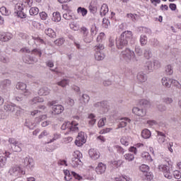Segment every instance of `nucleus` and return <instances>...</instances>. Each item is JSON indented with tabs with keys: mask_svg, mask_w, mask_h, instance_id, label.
Returning <instances> with one entry per match:
<instances>
[{
	"mask_svg": "<svg viewBox=\"0 0 181 181\" xmlns=\"http://www.w3.org/2000/svg\"><path fill=\"white\" fill-rule=\"evenodd\" d=\"M132 40V31H124L116 39V46L119 50L128 46V42Z\"/></svg>",
	"mask_w": 181,
	"mask_h": 181,
	"instance_id": "1",
	"label": "nucleus"
},
{
	"mask_svg": "<svg viewBox=\"0 0 181 181\" xmlns=\"http://www.w3.org/2000/svg\"><path fill=\"white\" fill-rule=\"evenodd\" d=\"M121 57L127 62V63H129V62H138V59L136 58V55H135V52L129 48H126L121 52Z\"/></svg>",
	"mask_w": 181,
	"mask_h": 181,
	"instance_id": "2",
	"label": "nucleus"
},
{
	"mask_svg": "<svg viewBox=\"0 0 181 181\" xmlns=\"http://www.w3.org/2000/svg\"><path fill=\"white\" fill-rule=\"evenodd\" d=\"M77 125H78V124L74 122H66L62 125L61 129H62V131L67 129L69 132H77V131H78Z\"/></svg>",
	"mask_w": 181,
	"mask_h": 181,
	"instance_id": "3",
	"label": "nucleus"
},
{
	"mask_svg": "<svg viewBox=\"0 0 181 181\" xmlns=\"http://www.w3.org/2000/svg\"><path fill=\"white\" fill-rule=\"evenodd\" d=\"M56 104H57L56 100L48 102V105L52 107V114L54 115H59V114H62L64 111V107L62 105Z\"/></svg>",
	"mask_w": 181,
	"mask_h": 181,
	"instance_id": "4",
	"label": "nucleus"
},
{
	"mask_svg": "<svg viewBox=\"0 0 181 181\" xmlns=\"http://www.w3.org/2000/svg\"><path fill=\"white\" fill-rule=\"evenodd\" d=\"M8 142L11 144V149L13 152H22L23 144L21 142L16 141V139L13 138L9 139Z\"/></svg>",
	"mask_w": 181,
	"mask_h": 181,
	"instance_id": "5",
	"label": "nucleus"
},
{
	"mask_svg": "<svg viewBox=\"0 0 181 181\" xmlns=\"http://www.w3.org/2000/svg\"><path fill=\"white\" fill-rule=\"evenodd\" d=\"M73 156L71 165L73 168H77L78 165H81V153L76 151L74 153Z\"/></svg>",
	"mask_w": 181,
	"mask_h": 181,
	"instance_id": "6",
	"label": "nucleus"
},
{
	"mask_svg": "<svg viewBox=\"0 0 181 181\" xmlns=\"http://www.w3.org/2000/svg\"><path fill=\"white\" fill-rule=\"evenodd\" d=\"M158 169L160 172H163L164 176L166 179H173V174L170 173V168H169V166L166 165H160L158 166Z\"/></svg>",
	"mask_w": 181,
	"mask_h": 181,
	"instance_id": "7",
	"label": "nucleus"
},
{
	"mask_svg": "<svg viewBox=\"0 0 181 181\" xmlns=\"http://www.w3.org/2000/svg\"><path fill=\"white\" fill-rule=\"evenodd\" d=\"M8 173L13 176H21V175H25V171L21 169L19 165H13L8 170Z\"/></svg>",
	"mask_w": 181,
	"mask_h": 181,
	"instance_id": "8",
	"label": "nucleus"
},
{
	"mask_svg": "<svg viewBox=\"0 0 181 181\" xmlns=\"http://www.w3.org/2000/svg\"><path fill=\"white\" fill-rule=\"evenodd\" d=\"M84 144H86V136H84V132H81L78 133V135L76 137L75 144L77 146H82V145H84Z\"/></svg>",
	"mask_w": 181,
	"mask_h": 181,
	"instance_id": "9",
	"label": "nucleus"
},
{
	"mask_svg": "<svg viewBox=\"0 0 181 181\" xmlns=\"http://www.w3.org/2000/svg\"><path fill=\"white\" fill-rule=\"evenodd\" d=\"M133 114L137 115V117H145L146 115V110L141 109L137 107H134L132 109Z\"/></svg>",
	"mask_w": 181,
	"mask_h": 181,
	"instance_id": "10",
	"label": "nucleus"
},
{
	"mask_svg": "<svg viewBox=\"0 0 181 181\" xmlns=\"http://www.w3.org/2000/svg\"><path fill=\"white\" fill-rule=\"evenodd\" d=\"M95 108H103V112H107L108 111V103L107 101L98 102L94 104Z\"/></svg>",
	"mask_w": 181,
	"mask_h": 181,
	"instance_id": "11",
	"label": "nucleus"
},
{
	"mask_svg": "<svg viewBox=\"0 0 181 181\" xmlns=\"http://www.w3.org/2000/svg\"><path fill=\"white\" fill-rule=\"evenodd\" d=\"M4 108L5 110V111H6L7 112H9L10 114H12V112H15V111L16 112V114H18V108H21L18 107V106L15 105H5L4 106Z\"/></svg>",
	"mask_w": 181,
	"mask_h": 181,
	"instance_id": "12",
	"label": "nucleus"
},
{
	"mask_svg": "<svg viewBox=\"0 0 181 181\" xmlns=\"http://www.w3.org/2000/svg\"><path fill=\"white\" fill-rule=\"evenodd\" d=\"M106 170L107 165L103 163H99L98 166L95 168V172L98 175H103V173H105Z\"/></svg>",
	"mask_w": 181,
	"mask_h": 181,
	"instance_id": "13",
	"label": "nucleus"
},
{
	"mask_svg": "<svg viewBox=\"0 0 181 181\" xmlns=\"http://www.w3.org/2000/svg\"><path fill=\"white\" fill-rule=\"evenodd\" d=\"M98 9V1L97 0H92L89 5V11L91 13H95Z\"/></svg>",
	"mask_w": 181,
	"mask_h": 181,
	"instance_id": "14",
	"label": "nucleus"
},
{
	"mask_svg": "<svg viewBox=\"0 0 181 181\" xmlns=\"http://www.w3.org/2000/svg\"><path fill=\"white\" fill-rule=\"evenodd\" d=\"M90 158L93 160H97L100 158V152L94 148H90L88 151Z\"/></svg>",
	"mask_w": 181,
	"mask_h": 181,
	"instance_id": "15",
	"label": "nucleus"
},
{
	"mask_svg": "<svg viewBox=\"0 0 181 181\" xmlns=\"http://www.w3.org/2000/svg\"><path fill=\"white\" fill-rule=\"evenodd\" d=\"M157 141L158 144H165L166 142V134L162 132L157 131Z\"/></svg>",
	"mask_w": 181,
	"mask_h": 181,
	"instance_id": "16",
	"label": "nucleus"
},
{
	"mask_svg": "<svg viewBox=\"0 0 181 181\" xmlns=\"http://www.w3.org/2000/svg\"><path fill=\"white\" fill-rule=\"evenodd\" d=\"M24 165L29 169H32L35 166V163H33V158L30 157H25L24 158Z\"/></svg>",
	"mask_w": 181,
	"mask_h": 181,
	"instance_id": "17",
	"label": "nucleus"
},
{
	"mask_svg": "<svg viewBox=\"0 0 181 181\" xmlns=\"http://www.w3.org/2000/svg\"><path fill=\"white\" fill-rule=\"evenodd\" d=\"M23 61L24 63H26V64H33V63H37V59L33 58V57L30 56L23 57Z\"/></svg>",
	"mask_w": 181,
	"mask_h": 181,
	"instance_id": "18",
	"label": "nucleus"
},
{
	"mask_svg": "<svg viewBox=\"0 0 181 181\" xmlns=\"http://www.w3.org/2000/svg\"><path fill=\"white\" fill-rule=\"evenodd\" d=\"M11 81L9 79L4 80L0 83V88L4 90H8L9 88V86H11Z\"/></svg>",
	"mask_w": 181,
	"mask_h": 181,
	"instance_id": "19",
	"label": "nucleus"
},
{
	"mask_svg": "<svg viewBox=\"0 0 181 181\" xmlns=\"http://www.w3.org/2000/svg\"><path fill=\"white\" fill-rule=\"evenodd\" d=\"M173 81V79H170L167 77H163L162 78V84L164 86V87H167L168 88H170V86H172V83Z\"/></svg>",
	"mask_w": 181,
	"mask_h": 181,
	"instance_id": "20",
	"label": "nucleus"
},
{
	"mask_svg": "<svg viewBox=\"0 0 181 181\" xmlns=\"http://www.w3.org/2000/svg\"><path fill=\"white\" fill-rule=\"evenodd\" d=\"M137 80L139 83H145L148 80V77L146 76V74H145L144 72H139L137 74Z\"/></svg>",
	"mask_w": 181,
	"mask_h": 181,
	"instance_id": "21",
	"label": "nucleus"
},
{
	"mask_svg": "<svg viewBox=\"0 0 181 181\" xmlns=\"http://www.w3.org/2000/svg\"><path fill=\"white\" fill-rule=\"evenodd\" d=\"M79 101L82 105H86V104L88 103V101H90V96L87 94H83L82 96L80 97Z\"/></svg>",
	"mask_w": 181,
	"mask_h": 181,
	"instance_id": "22",
	"label": "nucleus"
},
{
	"mask_svg": "<svg viewBox=\"0 0 181 181\" xmlns=\"http://www.w3.org/2000/svg\"><path fill=\"white\" fill-rule=\"evenodd\" d=\"M12 39V34L11 33H4L0 35L1 42H8Z\"/></svg>",
	"mask_w": 181,
	"mask_h": 181,
	"instance_id": "23",
	"label": "nucleus"
},
{
	"mask_svg": "<svg viewBox=\"0 0 181 181\" xmlns=\"http://www.w3.org/2000/svg\"><path fill=\"white\" fill-rule=\"evenodd\" d=\"M26 87H27L26 84L22 82H19L16 85L17 90H21L22 91L25 90L24 92L25 95H28V90H26Z\"/></svg>",
	"mask_w": 181,
	"mask_h": 181,
	"instance_id": "24",
	"label": "nucleus"
},
{
	"mask_svg": "<svg viewBox=\"0 0 181 181\" xmlns=\"http://www.w3.org/2000/svg\"><path fill=\"white\" fill-rule=\"evenodd\" d=\"M105 58V54H104V53H103L102 51H96V52L95 53V59L98 62L104 60Z\"/></svg>",
	"mask_w": 181,
	"mask_h": 181,
	"instance_id": "25",
	"label": "nucleus"
},
{
	"mask_svg": "<svg viewBox=\"0 0 181 181\" xmlns=\"http://www.w3.org/2000/svg\"><path fill=\"white\" fill-rule=\"evenodd\" d=\"M39 95H49L50 94V90L47 87L41 88L38 90Z\"/></svg>",
	"mask_w": 181,
	"mask_h": 181,
	"instance_id": "26",
	"label": "nucleus"
},
{
	"mask_svg": "<svg viewBox=\"0 0 181 181\" xmlns=\"http://www.w3.org/2000/svg\"><path fill=\"white\" fill-rule=\"evenodd\" d=\"M82 39L85 43H91L92 40H94V37H93L92 34L88 33L86 35L82 37Z\"/></svg>",
	"mask_w": 181,
	"mask_h": 181,
	"instance_id": "27",
	"label": "nucleus"
},
{
	"mask_svg": "<svg viewBox=\"0 0 181 181\" xmlns=\"http://www.w3.org/2000/svg\"><path fill=\"white\" fill-rule=\"evenodd\" d=\"M139 104L144 108H148V107H151V102H149V100H146V99L140 100L139 102Z\"/></svg>",
	"mask_w": 181,
	"mask_h": 181,
	"instance_id": "28",
	"label": "nucleus"
},
{
	"mask_svg": "<svg viewBox=\"0 0 181 181\" xmlns=\"http://www.w3.org/2000/svg\"><path fill=\"white\" fill-rule=\"evenodd\" d=\"M128 122H131V120L128 119V117H124L123 119H121V122L118 125L119 128H124V127H127Z\"/></svg>",
	"mask_w": 181,
	"mask_h": 181,
	"instance_id": "29",
	"label": "nucleus"
},
{
	"mask_svg": "<svg viewBox=\"0 0 181 181\" xmlns=\"http://www.w3.org/2000/svg\"><path fill=\"white\" fill-rule=\"evenodd\" d=\"M0 62L4 64H8V63L11 62V59H9V57L6 56V54H1Z\"/></svg>",
	"mask_w": 181,
	"mask_h": 181,
	"instance_id": "30",
	"label": "nucleus"
},
{
	"mask_svg": "<svg viewBox=\"0 0 181 181\" xmlns=\"http://www.w3.org/2000/svg\"><path fill=\"white\" fill-rule=\"evenodd\" d=\"M100 15L101 16H105L108 13V6L107 4H103L100 8Z\"/></svg>",
	"mask_w": 181,
	"mask_h": 181,
	"instance_id": "31",
	"label": "nucleus"
},
{
	"mask_svg": "<svg viewBox=\"0 0 181 181\" xmlns=\"http://www.w3.org/2000/svg\"><path fill=\"white\" fill-rule=\"evenodd\" d=\"M151 135V131H149V129H145L141 132V136L144 139H149Z\"/></svg>",
	"mask_w": 181,
	"mask_h": 181,
	"instance_id": "32",
	"label": "nucleus"
},
{
	"mask_svg": "<svg viewBox=\"0 0 181 181\" xmlns=\"http://www.w3.org/2000/svg\"><path fill=\"white\" fill-rule=\"evenodd\" d=\"M45 33L47 35V36H49V37H56V33L52 28L45 30Z\"/></svg>",
	"mask_w": 181,
	"mask_h": 181,
	"instance_id": "33",
	"label": "nucleus"
},
{
	"mask_svg": "<svg viewBox=\"0 0 181 181\" xmlns=\"http://www.w3.org/2000/svg\"><path fill=\"white\" fill-rule=\"evenodd\" d=\"M141 158H143V159L147 162H152L153 160L152 157H151V154H149L148 152H143L141 153Z\"/></svg>",
	"mask_w": 181,
	"mask_h": 181,
	"instance_id": "34",
	"label": "nucleus"
},
{
	"mask_svg": "<svg viewBox=\"0 0 181 181\" xmlns=\"http://www.w3.org/2000/svg\"><path fill=\"white\" fill-rule=\"evenodd\" d=\"M88 119H90L88 122L90 127H94V125L95 124V122L97 121L95 119V115H94L93 114H90L88 116Z\"/></svg>",
	"mask_w": 181,
	"mask_h": 181,
	"instance_id": "35",
	"label": "nucleus"
},
{
	"mask_svg": "<svg viewBox=\"0 0 181 181\" xmlns=\"http://www.w3.org/2000/svg\"><path fill=\"white\" fill-rule=\"evenodd\" d=\"M0 12L4 16H9L11 15V11L5 6H2L0 8Z\"/></svg>",
	"mask_w": 181,
	"mask_h": 181,
	"instance_id": "36",
	"label": "nucleus"
},
{
	"mask_svg": "<svg viewBox=\"0 0 181 181\" xmlns=\"http://www.w3.org/2000/svg\"><path fill=\"white\" fill-rule=\"evenodd\" d=\"M52 15H53L52 21H54V22H60V21H62V16H60V13L55 12V13H53Z\"/></svg>",
	"mask_w": 181,
	"mask_h": 181,
	"instance_id": "37",
	"label": "nucleus"
},
{
	"mask_svg": "<svg viewBox=\"0 0 181 181\" xmlns=\"http://www.w3.org/2000/svg\"><path fill=\"white\" fill-rule=\"evenodd\" d=\"M70 83V80L67 78H64L61 81L57 83L58 86H60L61 87H66V86H69V83Z\"/></svg>",
	"mask_w": 181,
	"mask_h": 181,
	"instance_id": "38",
	"label": "nucleus"
},
{
	"mask_svg": "<svg viewBox=\"0 0 181 181\" xmlns=\"http://www.w3.org/2000/svg\"><path fill=\"white\" fill-rule=\"evenodd\" d=\"M64 173L65 175V176H64L65 180H66V181L71 180V179L73 178V174H71L70 171L69 170H64Z\"/></svg>",
	"mask_w": 181,
	"mask_h": 181,
	"instance_id": "39",
	"label": "nucleus"
},
{
	"mask_svg": "<svg viewBox=\"0 0 181 181\" xmlns=\"http://www.w3.org/2000/svg\"><path fill=\"white\" fill-rule=\"evenodd\" d=\"M124 158L126 159V160H128V162H132V160L135 159V156H134V154L131 153H126L124 156Z\"/></svg>",
	"mask_w": 181,
	"mask_h": 181,
	"instance_id": "40",
	"label": "nucleus"
},
{
	"mask_svg": "<svg viewBox=\"0 0 181 181\" xmlns=\"http://www.w3.org/2000/svg\"><path fill=\"white\" fill-rule=\"evenodd\" d=\"M165 73L167 76H172L173 74V66L172 65H167L165 66Z\"/></svg>",
	"mask_w": 181,
	"mask_h": 181,
	"instance_id": "41",
	"label": "nucleus"
},
{
	"mask_svg": "<svg viewBox=\"0 0 181 181\" xmlns=\"http://www.w3.org/2000/svg\"><path fill=\"white\" fill-rule=\"evenodd\" d=\"M140 43L141 46H146V43H148V37L146 35H141Z\"/></svg>",
	"mask_w": 181,
	"mask_h": 181,
	"instance_id": "42",
	"label": "nucleus"
},
{
	"mask_svg": "<svg viewBox=\"0 0 181 181\" xmlns=\"http://www.w3.org/2000/svg\"><path fill=\"white\" fill-rule=\"evenodd\" d=\"M139 169H140L141 172L144 173V175L146 173H148V172H149V166H148L147 165H145V164L141 165L139 167Z\"/></svg>",
	"mask_w": 181,
	"mask_h": 181,
	"instance_id": "43",
	"label": "nucleus"
},
{
	"mask_svg": "<svg viewBox=\"0 0 181 181\" xmlns=\"http://www.w3.org/2000/svg\"><path fill=\"white\" fill-rule=\"evenodd\" d=\"M151 56H152V52H151V49H146L144 50V57L148 60V59H151Z\"/></svg>",
	"mask_w": 181,
	"mask_h": 181,
	"instance_id": "44",
	"label": "nucleus"
},
{
	"mask_svg": "<svg viewBox=\"0 0 181 181\" xmlns=\"http://www.w3.org/2000/svg\"><path fill=\"white\" fill-rule=\"evenodd\" d=\"M47 118V116L45 115H42L41 116H39L35 119V122L36 124H40V122L43 121V119H46Z\"/></svg>",
	"mask_w": 181,
	"mask_h": 181,
	"instance_id": "45",
	"label": "nucleus"
},
{
	"mask_svg": "<svg viewBox=\"0 0 181 181\" xmlns=\"http://www.w3.org/2000/svg\"><path fill=\"white\" fill-rule=\"evenodd\" d=\"M30 15L31 16H36L39 13V8H37V7H32L30 11Z\"/></svg>",
	"mask_w": 181,
	"mask_h": 181,
	"instance_id": "46",
	"label": "nucleus"
},
{
	"mask_svg": "<svg viewBox=\"0 0 181 181\" xmlns=\"http://www.w3.org/2000/svg\"><path fill=\"white\" fill-rule=\"evenodd\" d=\"M135 53L137 56H142L144 52L142 51V48L139 45H136L135 47Z\"/></svg>",
	"mask_w": 181,
	"mask_h": 181,
	"instance_id": "47",
	"label": "nucleus"
},
{
	"mask_svg": "<svg viewBox=\"0 0 181 181\" xmlns=\"http://www.w3.org/2000/svg\"><path fill=\"white\" fill-rule=\"evenodd\" d=\"M31 101L32 104H37V103H43L44 100L40 97H35Z\"/></svg>",
	"mask_w": 181,
	"mask_h": 181,
	"instance_id": "48",
	"label": "nucleus"
},
{
	"mask_svg": "<svg viewBox=\"0 0 181 181\" xmlns=\"http://www.w3.org/2000/svg\"><path fill=\"white\" fill-rule=\"evenodd\" d=\"M127 16L129 19H131V21H132L133 22H135V21L138 19V15L136 14L127 13Z\"/></svg>",
	"mask_w": 181,
	"mask_h": 181,
	"instance_id": "49",
	"label": "nucleus"
},
{
	"mask_svg": "<svg viewBox=\"0 0 181 181\" xmlns=\"http://www.w3.org/2000/svg\"><path fill=\"white\" fill-rule=\"evenodd\" d=\"M61 136H62L57 133L54 134L53 138L49 140L48 144H52V142H54V141H57V139H60Z\"/></svg>",
	"mask_w": 181,
	"mask_h": 181,
	"instance_id": "50",
	"label": "nucleus"
},
{
	"mask_svg": "<svg viewBox=\"0 0 181 181\" xmlns=\"http://www.w3.org/2000/svg\"><path fill=\"white\" fill-rule=\"evenodd\" d=\"M80 32L82 35V37L83 36H86V35H88V28H86V27H81L80 29Z\"/></svg>",
	"mask_w": 181,
	"mask_h": 181,
	"instance_id": "51",
	"label": "nucleus"
},
{
	"mask_svg": "<svg viewBox=\"0 0 181 181\" xmlns=\"http://www.w3.org/2000/svg\"><path fill=\"white\" fill-rule=\"evenodd\" d=\"M110 20L107 18H103V28H105V29H108V26H110Z\"/></svg>",
	"mask_w": 181,
	"mask_h": 181,
	"instance_id": "52",
	"label": "nucleus"
},
{
	"mask_svg": "<svg viewBox=\"0 0 181 181\" xmlns=\"http://www.w3.org/2000/svg\"><path fill=\"white\" fill-rule=\"evenodd\" d=\"M115 41L114 40V39L112 38L109 39V47H111L113 52H115V48H114L115 47Z\"/></svg>",
	"mask_w": 181,
	"mask_h": 181,
	"instance_id": "53",
	"label": "nucleus"
},
{
	"mask_svg": "<svg viewBox=\"0 0 181 181\" xmlns=\"http://www.w3.org/2000/svg\"><path fill=\"white\" fill-rule=\"evenodd\" d=\"M54 45H56V46H62V45L64 44V39L63 38H59L57 40H56L54 42Z\"/></svg>",
	"mask_w": 181,
	"mask_h": 181,
	"instance_id": "54",
	"label": "nucleus"
},
{
	"mask_svg": "<svg viewBox=\"0 0 181 181\" xmlns=\"http://www.w3.org/2000/svg\"><path fill=\"white\" fill-rule=\"evenodd\" d=\"M87 9L82 8V7H79L78 8V13H81L82 16H86V15H87Z\"/></svg>",
	"mask_w": 181,
	"mask_h": 181,
	"instance_id": "55",
	"label": "nucleus"
},
{
	"mask_svg": "<svg viewBox=\"0 0 181 181\" xmlns=\"http://www.w3.org/2000/svg\"><path fill=\"white\" fill-rule=\"evenodd\" d=\"M107 122V119L106 118H102L98 121V127L99 128H101L102 127H104V125H105V122Z\"/></svg>",
	"mask_w": 181,
	"mask_h": 181,
	"instance_id": "56",
	"label": "nucleus"
},
{
	"mask_svg": "<svg viewBox=\"0 0 181 181\" xmlns=\"http://www.w3.org/2000/svg\"><path fill=\"white\" fill-rule=\"evenodd\" d=\"M6 163V158H5V156H0V168H2V166H5Z\"/></svg>",
	"mask_w": 181,
	"mask_h": 181,
	"instance_id": "57",
	"label": "nucleus"
},
{
	"mask_svg": "<svg viewBox=\"0 0 181 181\" xmlns=\"http://www.w3.org/2000/svg\"><path fill=\"white\" fill-rule=\"evenodd\" d=\"M163 103L165 104H172L173 99L172 98L166 97L163 99Z\"/></svg>",
	"mask_w": 181,
	"mask_h": 181,
	"instance_id": "58",
	"label": "nucleus"
},
{
	"mask_svg": "<svg viewBox=\"0 0 181 181\" xmlns=\"http://www.w3.org/2000/svg\"><path fill=\"white\" fill-rule=\"evenodd\" d=\"M48 135H49V132H47V130H44V131L38 136V138H39V139H42V138H45V136H47Z\"/></svg>",
	"mask_w": 181,
	"mask_h": 181,
	"instance_id": "59",
	"label": "nucleus"
},
{
	"mask_svg": "<svg viewBox=\"0 0 181 181\" xmlns=\"http://www.w3.org/2000/svg\"><path fill=\"white\" fill-rule=\"evenodd\" d=\"M153 69H159L160 67V62L156 59H154L153 62Z\"/></svg>",
	"mask_w": 181,
	"mask_h": 181,
	"instance_id": "60",
	"label": "nucleus"
},
{
	"mask_svg": "<svg viewBox=\"0 0 181 181\" xmlns=\"http://www.w3.org/2000/svg\"><path fill=\"white\" fill-rule=\"evenodd\" d=\"M146 179L148 180V181L152 180V179H153V175L152 174H151V173H146L145 174H144Z\"/></svg>",
	"mask_w": 181,
	"mask_h": 181,
	"instance_id": "61",
	"label": "nucleus"
},
{
	"mask_svg": "<svg viewBox=\"0 0 181 181\" xmlns=\"http://www.w3.org/2000/svg\"><path fill=\"white\" fill-rule=\"evenodd\" d=\"M32 54H38V56H42V52H40V49H34L31 51Z\"/></svg>",
	"mask_w": 181,
	"mask_h": 181,
	"instance_id": "62",
	"label": "nucleus"
},
{
	"mask_svg": "<svg viewBox=\"0 0 181 181\" xmlns=\"http://www.w3.org/2000/svg\"><path fill=\"white\" fill-rule=\"evenodd\" d=\"M173 176L175 179H180L181 177V173L179 170H175L173 173Z\"/></svg>",
	"mask_w": 181,
	"mask_h": 181,
	"instance_id": "63",
	"label": "nucleus"
},
{
	"mask_svg": "<svg viewBox=\"0 0 181 181\" xmlns=\"http://www.w3.org/2000/svg\"><path fill=\"white\" fill-rule=\"evenodd\" d=\"M172 84H174L175 87H177V88H178L179 90H180V88H181V84H180V83H179V81L173 79V83H172Z\"/></svg>",
	"mask_w": 181,
	"mask_h": 181,
	"instance_id": "64",
	"label": "nucleus"
}]
</instances>
